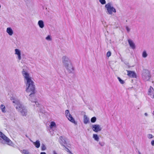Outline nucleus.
<instances>
[{"label":"nucleus","mask_w":154,"mask_h":154,"mask_svg":"<svg viewBox=\"0 0 154 154\" xmlns=\"http://www.w3.org/2000/svg\"><path fill=\"white\" fill-rule=\"evenodd\" d=\"M67 118L68 120L74 123L75 124H76L77 123L75 121V120L72 117V116L71 115H69L67 117Z\"/></svg>","instance_id":"nucleus-11"},{"label":"nucleus","mask_w":154,"mask_h":154,"mask_svg":"<svg viewBox=\"0 0 154 154\" xmlns=\"http://www.w3.org/2000/svg\"><path fill=\"white\" fill-rule=\"evenodd\" d=\"M30 141L33 143L35 147L37 148H38L40 147V143L39 140H37L35 142H33L31 140H30Z\"/></svg>","instance_id":"nucleus-13"},{"label":"nucleus","mask_w":154,"mask_h":154,"mask_svg":"<svg viewBox=\"0 0 154 154\" xmlns=\"http://www.w3.org/2000/svg\"><path fill=\"white\" fill-rule=\"evenodd\" d=\"M56 126V124L55 122H51L50 124V128H52L53 127H55Z\"/></svg>","instance_id":"nucleus-22"},{"label":"nucleus","mask_w":154,"mask_h":154,"mask_svg":"<svg viewBox=\"0 0 154 154\" xmlns=\"http://www.w3.org/2000/svg\"><path fill=\"white\" fill-rule=\"evenodd\" d=\"M147 137L149 139H151L152 138V135L150 134H148L147 135Z\"/></svg>","instance_id":"nucleus-29"},{"label":"nucleus","mask_w":154,"mask_h":154,"mask_svg":"<svg viewBox=\"0 0 154 154\" xmlns=\"http://www.w3.org/2000/svg\"><path fill=\"white\" fill-rule=\"evenodd\" d=\"M144 115L146 116H148V114L147 113H144Z\"/></svg>","instance_id":"nucleus-36"},{"label":"nucleus","mask_w":154,"mask_h":154,"mask_svg":"<svg viewBox=\"0 0 154 154\" xmlns=\"http://www.w3.org/2000/svg\"><path fill=\"white\" fill-rule=\"evenodd\" d=\"M14 106L16 107L17 111L20 112L21 115L23 116H26L27 114V111L25 107L18 100H14L13 101Z\"/></svg>","instance_id":"nucleus-2"},{"label":"nucleus","mask_w":154,"mask_h":154,"mask_svg":"<svg viewBox=\"0 0 154 154\" xmlns=\"http://www.w3.org/2000/svg\"><path fill=\"white\" fill-rule=\"evenodd\" d=\"M92 130L96 132L100 131L102 130V128L99 125H92Z\"/></svg>","instance_id":"nucleus-7"},{"label":"nucleus","mask_w":154,"mask_h":154,"mask_svg":"<svg viewBox=\"0 0 154 154\" xmlns=\"http://www.w3.org/2000/svg\"><path fill=\"white\" fill-rule=\"evenodd\" d=\"M138 153L139 154H141V153L140 152L138 151Z\"/></svg>","instance_id":"nucleus-38"},{"label":"nucleus","mask_w":154,"mask_h":154,"mask_svg":"<svg viewBox=\"0 0 154 154\" xmlns=\"http://www.w3.org/2000/svg\"><path fill=\"white\" fill-rule=\"evenodd\" d=\"M148 94L151 98H154V89L151 86L150 87L148 91Z\"/></svg>","instance_id":"nucleus-9"},{"label":"nucleus","mask_w":154,"mask_h":154,"mask_svg":"<svg viewBox=\"0 0 154 154\" xmlns=\"http://www.w3.org/2000/svg\"><path fill=\"white\" fill-rule=\"evenodd\" d=\"M48 41H51V38L50 35L48 36L45 38Z\"/></svg>","instance_id":"nucleus-28"},{"label":"nucleus","mask_w":154,"mask_h":154,"mask_svg":"<svg viewBox=\"0 0 154 154\" xmlns=\"http://www.w3.org/2000/svg\"><path fill=\"white\" fill-rule=\"evenodd\" d=\"M53 153L54 154H57L55 151H53Z\"/></svg>","instance_id":"nucleus-37"},{"label":"nucleus","mask_w":154,"mask_h":154,"mask_svg":"<svg viewBox=\"0 0 154 154\" xmlns=\"http://www.w3.org/2000/svg\"><path fill=\"white\" fill-rule=\"evenodd\" d=\"M148 54L146 51H144L142 53V56L143 58H146Z\"/></svg>","instance_id":"nucleus-20"},{"label":"nucleus","mask_w":154,"mask_h":154,"mask_svg":"<svg viewBox=\"0 0 154 154\" xmlns=\"http://www.w3.org/2000/svg\"><path fill=\"white\" fill-rule=\"evenodd\" d=\"M67 149L68 150V151H69L70 154H73V153L72 152L69 151V150L68 149Z\"/></svg>","instance_id":"nucleus-35"},{"label":"nucleus","mask_w":154,"mask_h":154,"mask_svg":"<svg viewBox=\"0 0 154 154\" xmlns=\"http://www.w3.org/2000/svg\"><path fill=\"white\" fill-rule=\"evenodd\" d=\"M22 153L23 154H29V153L28 150L26 149L23 150L22 151Z\"/></svg>","instance_id":"nucleus-21"},{"label":"nucleus","mask_w":154,"mask_h":154,"mask_svg":"<svg viewBox=\"0 0 154 154\" xmlns=\"http://www.w3.org/2000/svg\"><path fill=\"white\" fill-rule=\"evenodd\" d=\"M127 72V75L130 77L132 78H136L137 77V75L136 73L133 71L130 70H126Z\"/></svg>","instance_id":"nucleus-8"},{"label":"nucleus","mask_w":154,"mask_h":154,"mask_svg":"<svg viewBox=\"0 0 154 154\" xmlns=\"http://www.w3.org/2000/svg\"><path fill=\"white\" fill-rule=\"evenodd\" d=\"M96 120V118L95 117H93L91 119V122L92 123L95 122Z\"/></svg>","instance_id":"nucleus-24"},{"label":"nucleus","mask_w":154,"mask_h":154,"mask_svg":"<svg viewBox=\"0 0 154 154\" xmlns=\"http://www.w3.org/2000/svg\"><path fill=\"white\" fill-rule=\"evenodd\" d=\"M62 62L63 65L65 68L69 73H71L73 70V67L69 58L66 56L62 57Z\"/></svg>","instance_id":"nucleus-3"},{"label":"nucleus","mask_w":154,"mask_h":154,"mask_svg":"<svg viewBox=\"0 0 154 154\" xmlns=\"http://www.w3.org/2000/svg\"><path fill=\"white\" fill-rule=\"evenodd\" d=\"M46 147L45 144H42L41 146V150L42 151H44L46 150Z\"/></svg>","instance_id":"nucleus-23"},{"label":"nucleus","mask_w":154,"mask_h":154,"mask_svg":"<svg viewBox=\"0 0 154 154\" xmlns=\"http://www.w3.org/2000/svg\"><path fill=\"white\" fill-rule=\"evenodd\" d=\"M126 29L128 32H129L130 31V29L128 26H126Z\"/></svg>","instance_id":"nucleus-32"},{"label":"nucleus","mask_w":154,"mask_h":154,"mask_svg":"<svg viewBox=\"0 0 154 154\" xmlns=\"http://www.w3.org/2000/svg\"><path fill=\"white\" fill-rule=\"evenodd\" d=\"M151 144L153 146L154 145V140H152L151 141Z\"/></svg>","instance_id":"nucleus-33"},{"label":"nucleus","mask_w":154,"mask_h":154,"mask_svg":"<svg viewBox=\"0 0 154 154\" xmlns=\"http://www.w3.org/2000/svg\"><path fill=\"white\" fill-rule=\"evenodd\" d=\"M23 75L24 78L26 86V91L27 93H30L29 94L30 97L29 100L33 103L32 105L34 106L36 105L38 107L39 105L38 102L35 100H33V94L35 93V85L32 79V78L29 76V73L24 71V69L22 71Z\"/></svg>","instance_id":"nucleus-1"},{"label":"nucleus","mask_w":154,"mask_h":154,"mask_svg":"<svg viewBox=\"0 0 154 154\" xmlns=\"http://www.w3.org/2000/svg\"><path fill=\"white\" fill-rule=\"evenodd\" d=\"M38 24L40 28H42L44 27V24L43 21L42 20H39L38 22Z\"/></svg>","instance_id":"nucleus-17"},{"label":"nucleus","mask_w":154,"mask_h":154,"mask_svg":"<svg viewBox=\"0 0 154 154\" xmlns=\"http://www.w3.org/2000/svg\"><path fill=\"white\" fill-rule=\"evenodd\" d=\"M111 52L110 51H109L107 53V54H106L107 56L109 57L111 55Z\"/></svg>","instance_id":"nucleus-30"},{"label":"nucleus","mask_w":154,"mask_h":154,"mask_svg":"<svg viewBox=\"0 0 154 154\" xmlns=\"http://www.w3.org/2000/svg\"><path fill=\"white\" fill-rule=\"evenodd\" d=\"M65 114L66 117L68 116L69 115H71L69 114V111L68 110H66L65 111Z\"/></svg>","instance_id":"nucleus-27"},{"label":"nucleus","mask_w":154,"mask_h":154,"mask_svg":"<svg viewBox=\"0 0 154 154\" xmlns=\"http://www.w3.org/2000/svg\"><path fill=\"white\" fill-rule=\"evenodd\" d=\"M128 41L130 46L132 49H134L135 48V45L133 41L130 39H128Z\"/></svg>","instance_id":"nucleus-12"},{"label":"nucleus","mask_w":154,"mask_h":154,"mask_svg":"<svg viewBox=\"0 0 154 154\" xmlns=\"http://www.w3.org/2000/svg\"><path fill=\"white\" fill-rule=\"evenodd\" d=\"M0 107L2 112H6V111L5 110V106L4 105H3V104H2L1 105Z\"/></svg>","instance_id":"nucleus-19"},{"label":"nucleus","mask_w":154,"mask_h":154,"mask_svg":"<svg viewBox=\"0 0 154 154\" xmlns=\"http://www.w3.org/2000/svg\"><path fill=\"white\" fill-rule=\"evenodd\" d=\"M6 32L10 35L11 36L13 33V31L11 27H8L7 28Z\"/></svg>","instance_id":"nucleus-14"},{"label":"nucleus","mask_w":154,"mask_h":154,"mask_svg":"<svg viewBox=\"0 0 154 154\" xmlns=\"http://www.w3.org/2000/svg\"><path fill=\"white\" fill-rule=\"evenodd\" d=\"M99 144L102 146L104 145V143L103 142H99Z\"/></svg>","instance_id":"nucleus-31"},{"label":"nucleus","mask_w":154,"mask_h":154,"mask_svg":"<svg viewBox=\"0 0 154 154\" xmlns=\"http://www.w3.org/2000/svg\"><path fill=\"white\" fill-rule=\"evenodd\" d=\"M99 2L102 5L105 4L106 3L105 0H99Z\"/></svg>","instance_id":"nucleus-26"},{"label":"nucleus","mask_w":154,"mask_h":154,"mask_svg":"<svg viewBox=\"0 0 154 154\" xmlns=\"http://www.w3.org/2000/svg\"><path fill=\"white\" fill-rule=\"evenodd\" d=\"M93 138L95 140L97 141H99V138L98 137L97 134H93Z\"/></svg>","instance_id":"nucleus-18"},{"label":"nucleus","mask_w":154,"mask_h":154,"mask_svg":"<svg viewBox=\"0 0 154 154\" xmlns=\"http://www.w3.org/2000/svg\"><path fill=\"white\" fill-rule=\"evenodd\" d=\"M15 54L17 55V58L18 60H20L21 59L20 51L18 49H15Z\"/></svg>","instance_id":"nucleus-10"},{"label":"nucleus","mask_w":154,"mask_h":154,"mask_svg":"<svg viewBox=\"0 0 154 154\" xmlns=\"http://www.w3.org/2000/svg\"><path fill=\"white\" fill-rule=\"evenodd\" d=\"M142 77L143 80L145 81H147L149 80L150 77L149 71L147 70H143L142 74Z\"/></svg>","instance_id":"nucleus-6"},{"label":"nucleus","mask_w":154,"mask_h":154,"mask_svg":"<svg viewBox=\"0 0 154 154\" xmlns=\"http://www.w3.org/2000/svg\"><path fill=\"white\" fill-rule=\"evenodd\" d=\"M106 9V12L108 14L112 15L113 13H116V10L110 2L108 3L105 5Z\"/></svg>","instance_id":"nucleus-4"},{"label":"nucleus","mask_w":154,"mask_h":154,"mask_svg":"<svg viewBox=\"0 0 154 154\" xmlns=\"http://www.w3.org/2000/svg\"><path fill=\"white\" fill-rule=\"evenodd\" d=\"M60 140L59 142L62 145H63V144H66V142L65 140L63 138V137H60Z\"/></svg>","instance_id":"nucleus-16"},{"label":"nucleus","mask_w":154,"mask_h":154,"mask_svg":"<svg viewBox=\"0 0 154 154\" xmlns=\"http://www.w3.org/2000/svg\"><path fill=\"white\" fill-rule=\"evenodd\" d=\"M153 115L154 116V111L153 112Z\"/></svg>","instance_id":"nucleus-39"},{"label":"nucleus","mask_w":154,"mask_h":154,"mask_svg":"<svg viewBox=\"0 0 154 154\" xmlns=\"http://www.w3.org/2000/svg\"><path fill=\"white\" fill-rule=\"evenodd\" d=\"M40 154H46V153L45 152H41Z\"/></svg>","instance_id":"nucleus-34"},{"label":"nucleus","mask_w":154,"mask_h":154,"mask_svg":"<svg viewBox=\"0 0 154 154\" xmlns=\"http://www.w3.org/2000/svg\"><path fill=\"white\" fill-rule=\"evenodd\" d=\"M84 123L85 124H86L89 122V119L87 116L85 115L84 116Z\"/></svg>","instance_id":"nucleus-15"},{"label":"nucleus","mask_w":154,"mask_h":154,"mask_svg":"<svg viewBox=\"0 0 154 154\" xmlns=\"http://www.w3.org/2000/svg\"><path fill=\"white\" fill-rule=\"evenodd\" d=\"M0 137L5 140L8 145L12 146H14V144L11 141L1 132H0Z\"/></svg>","instance_id":"nucleus-5"},{"label":"nucleus","mask_w":154,"mask_h":154,"mask_svg":"<svg viewBox=\"0 0 154 154\" xmlns=\"http://www.w3.org/2000/svg\"><path fill=\"white\" fill-rule=\"evenodd\" d=\"M121 84H123L124 83V81L122 80L120 77H118L117 78Z\"/></svg>","instance_id":"nucleus-25"},{"label":"nucleus","mask_w":154,"mask_h":154,"mask_svg":"<svg viewBox=\"0 0 154 154\" xmlns=\"http://www.w3.org/2000/svg\"><path fill=\"white\" fill-rule=\"evenodd\" d=\"M3 141L1 142H2V143H3V142H2Z\"/></svg>","instance_id":"nucleus-40"}]
</instances>
